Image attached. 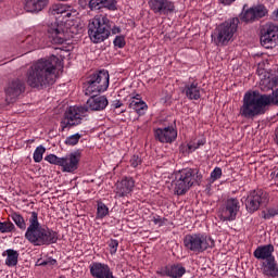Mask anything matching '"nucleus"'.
I'll list each match as a JSON object with an SVG mask.
<instances>
[{
	"instance_id": "obj_1",
	"label": "nucleus",
	"mask_w": 278,
	"mask_h": 278,
	"mask_svg": "<svg viewBox=\"0 0 278 278\" xmlns=\"http://www.w3.org/2000/svg\"><path fill=\"white\" fill-rule=\"evenodd\" d=\"M60 66V59L55 55L40 59L26 73V83L30 88H47L55 84V71Z\"/></svg>"
},
{
	"instance_id": "obj_2",
	"label": "nucleus",
	"mask_w": 278,
	"mask_h": 278,
	"mask_svg": "<svg viewBox=\"0 0 278 278\" xmlns=\"http://www.w3.org/2000/svg\"><path fill=\"white\" fill-rule=\"evenodd\" d=\"M28 223L29 225L26 228L24 238L33 244V247H49V244H55V242H58V231L40 225L36 211L30 212Z\"/></svg>"
},
{
	"instance_id": "obj_3",
	"label": "nucleus",
	"mask_w": 278,
	"mask_h": 278,
	"mask_svg": "<svg viewBox=\"0 0 278 278\" xmlns=\"http://www.w3.org/2000/svg\"><path fill=\"white\" fill-rule=\"evenodd\" d=\"M121 34V27L113 26L106 14H98L89 21L88 35L94 45L105 42L111 35Z\"/></svg>"
},
{
	"instance_id": "obj_4",
	"label": "nucleus",
	"mask_w": 278,
	"mask_h": 278,
	"mask_svg": "<svg viewBox=\"0 0 278 278\" xmlns=\"http://www.w3.org/2000/svg\"><path fill=\"white\" fill-rule=\"evenodd\" d=\"M240 25L239 17L229 18L214 29L211 35L212 42L216 47H227L230 42H233V36L238 34V26Z\"/></svg>"
},
{
	"instance_id": "obj_5",
	"label": "nucleus",
	"mask_w": 278,
	"mask_h": 278,
	"mask_svg": "<svg viewBox=\"0 0 278 278\" xmlns=\"http://www.w3.org/2000/svg\"><path fill=\"white\" fill-rule=\"evenodd\" d=\"M240 116L243 118H255L266 114V105L262 96L257 91H248L243 97V104L239 110Z\"/></svg>"
},
{
	"instance_id": "obj_6",
	"label": "nucleus",
	"mask_w": 278,
	"mask_h": 278,
	"mask_svg": "<svg viewBox=\"0 0 278 278\" xmlns=\"http://www.w3.org/2000/svg\"><path fill=\"white\" fill-rule=\"evenodd\" d=\"M176 194H186L193 185L203 179L199 169L184 168L175 173Z\"/></svg>"
},
{
	"instance_id": "obj_7",
	"label": "nucleus",
	"mask_w": 278,
	"mask_h": 278,
	"mask_svg": "<svg viewBox=\"0 0 278 278\" xmlns=\"http://www.w3.org/2000/svg\"><path fill=\"white\" fill-rule=\"evenodd\" d=\"M110 88V73L101 70L87 77L85 94H101Z\"/></svg>"
},
{
	"instance_id": "obj_8",
	"label": "nucleus",
	"mask_w": 278,
	"mask_h": 278,
	"mask_svg": "<svg viewBox=\"0 0 278 278\" xmlns=\"http://www.w3.org/2000/svg\"><path fill=\"white\" fill-rule=\"evenodd\" d=\"M184 244L194 253H203V251L214 248V239L201 233L187 235Z\"/></svg>"
},
{
	"instance_id": "obj_9",
	"label": "nucleus",
	"mask_w": 278,
	"mask_h": 278,
	"mask_svg": "<svg viewBox=\"0 0 278 278\" xmlns=\"http://www.w3.org/2000/svg\"><path fill=\"white\" fill-rule=\"evenodd\" d=\"M84 112H86L84 106H70L61 121V131L81 125Z\"/></svg>"
},
{
	"instance_id": "obj_10",
	"label": "nucleus",
	"mask_w": 278,
	"mask_h": 278,
	"mask_svg": "<svg viewBox=\"0 0 278 278\" xmlns=\"http://www.w3.org/2000/svg\"><path fill=\"white\" fill-rule=\"evenodd\" d=\"M268 193L262 189L251 191L245 200V207L250 214L257 212L260 207H266L268 205Z\"/></svg>"
},
{
	"instance_id": "obj_11",
	"label": "nucleus",
	"mask_w": 278,
	"mask_h": 278,
	"mask_svg": "<svg viewBox=\"0 0 278 278\" xmlns=\"http://www.w3.org/2000/svg\"><path fill=\"white\" fill-rule=\"evenodd\" d=\"M261 45L265 49H274L278 45V25L275 23H267L261 30Z\"/></svg>"
},
{
	"instance_id": "obj_12",
	"label": "nucleus",
	"mask_w": 278,
	"mask_h": 278,
	"mask_svg": "<svg viewBox=\"0 0 278 278\" xmlns=\"http://www.w3.org/2000/svg\"><path fill=\"white\" fill-rule=\"evenodd\" d=\"M4 92L7 94V101L13 103V101H16L25 92V83L18 78L13 79L8 84Z\"/></svg>"
},
{
	"instance_id": "obj_13",
	"label": "nucleus",
	"mask_w": 278,
	"mask_h": 278,
	"mask_svg": "<svg viewBox=\"0 0 278 278\" xmlns=\"http://www.w3.org/2000/svg\"><path fill=\"white\" fill-rule=\"evenodd\" d=\"M238 212H240V202L236 198H230L220 211V220H236Z\"/></svg>"
},
{
	"instance_id": "obj_14",
	"label": "nucleus",
	"mask_w": 278,
	"mask_h": 278,
	"mask_svg": "<svg viewBox=\"0 0 278 278\" xmlns=\"http://www.w3.org/2000/svg\"><path fill=\"white\" fill-rule=\"evenodd\" d=\"M134 188H136V180L131 177H124L115 184L114 192L118 199H123L129 197L134 192Z\"/></svg>"
},
{
	"instance_id": "obj_15",
	"label": "nucleus",
	"mask_w": 278,
	"mask_h": 278,
	"mask_svg": "<svg viewBox=\"0 0 278 278\" xmlns=\"http://www.w3.org/2000/svg\"><path fill=\"white\" fill-rule=\"evenodd\" d=\"M81 160V154L79 152H74L63 156L61 160V168L63 173H75L79 168V161Z\"/></svg>"
},
{
	"instance_id": "obj_16",
	"label": "nucleus",
	"mask_w": 278,
	"mask_h": 278,
	"mask_svg": "<svg viewBox=\"0 0 278 278\" xmlns=\"http://www.w3.org/2000/svg\"><path fill=\"white\" fill-rule=\"evenodd\" d=\"M89 270L93 278H112L114 276L110 265L105 263L93 262L89 265Z\"/></svg>"
},
{
	"instance_id": "obj_17",
	"label": "nucleus",
	"mask_w": 278,
	"mask_h": 278,
	"mask_svg": "<svg viewBox=\"0 0 278 278\" xmlns=\"http://www.w3.org/2000/svg\"><path fill=\"white\" fill-rule=\"evenodd\" d=\"M48 38H50L51 42L54 45H64L66 41V35H64L62 24H59L58 22L52 23L48 27Z\"/></svg>"
},
{
	"instance_id": "obj_18",
	"label": "nucleus",
	"mask_w": 278,
	"mask_h": 278,
	"mask_svg": "<svg viewBox=\"0 0 278 278\" xmlns=\"http://www.w3.org/2000/svg\"><path fill=\"white\" fill-rule=\"evenodd\" d=\"M86 103V112H101L108 108V98L105 96L90 94Z\"/></svg>"
},
{
	"instance_id": "obj_19",
	"label": "nucleus",
	"mask_w": 278,
	"mask_h": 278,
	"mask_svg": "<svg viewBox=\"0 0 278 278\" xmlns=\"http://www.w3.org/2000/svg\"><path fill=\"white\" fill-rule=\"evenodd\" d=\"M148 5L154 14H166L173 12L175 4L168 0H148Z\"/></svg>"
},
{
	"instance_id": "obj_20",
	"label": "nucleus",
	"mask_w": 278,
	"mask_h": 278,
	"mask_svg": "<svg viewBox=\"0 0 278 278\" xmlns=\"http://www.w3.org/2000/svg\"><path fill=\"white\" fill-rule=\"evenodd\" d=\"M49 5V0H24V10L30 14H39Z\"/></svg>"
},
{
	"instance_id": "obj_21",
	"label": "nucleus",
	"mask_w": 278,
	"mask_h": 278,
	"mask_svg": "<svg viewBox=\"0 0 278 278\" xmlns=\"http://www.w3.org/2000/svg\"><path fill=\"white\" fill-rule=\"evenodd\" d=\"M273 253H275V245L266 244L257 247L253 252V255L256 260H264L266 262L275 257Z\"/></svg>"
},
{
	"instance_id": "obj_22",
	"label": "nucleus",
	"mask_w": 278,
	"mask_h": 278,
	"mask_svg": "<svg viewBox=\"0 0 278 278\" xmlns=\"http://www.w3.org/2000/svg\"><path fill=\"white\" fill-rule=\"evenodd\" d=\"M154 137L159 142H173L175 139V128L173 126L157 128L154 130Z\"/></svg>"
},
{
	"instance_id": "obj_23",
	"label": "nucleus",
	"mask_w": 278,
	"mask_h": 278,
	"mask_svg": "<svg viewBox=\"0 0 278 278\" xmlns=\"http://www.w3.org/2000/svg\"><path fill=\"white\" fill-rule=\"evenodd\" d=\"M261 270L265 277H278V264L275 257L264 261L262 263Z\"/></svg>"
},
{
	"instance_id": "obj_24",
	"label": "nucleus",
	"mask_w": 278,
	"mask_h": 278,
	"mask_svg": "<svg viewBox=\"0 0 278 278\" xmlns=\"http://www.w3.org/2000/svg\"><path fill=\"white\" fill-rule=\"evenodd\" d=\"M88 5L91 11L101 10L102 8L116 10V0H90Z\"/></svg>"
},
{
	"instance_id": "obj_25",
	"label": "nucleus",
	"mask_w": 278,
	"mask_h": 278,
	"mask_svg": "<svg viewBox=\"0 0 278 278\" xmlns=\"http://www.w3.org/2000/svg\"><path fill=\"white\" fill-rule=\"evenodd\" d=\"M129 108L130 110H135L137 114H144L146 110L149 109L147 102L142 101V99L140 98V94H137L136 97L130 99Z\"/></svg>"
},
{
	"instance_id": "obj_26",
	"label": "nucleus",
	"mask_w": 278,
	"mask_h": 278,
	"mask_svg": "<svg viewBox=\"0 0 278 278\" xmlns=\"http://www.w3.org/2000/svg\"><path fill=\"white\" fill-rule=\"evenodd\" d=\"M184 92L190 101H199L201 99V88L198 84L186 85Z\"/></svg>"
},
{
	"instance_id": "obj_27",
	"label": "nucleus",
	"mask_w": 278,
	"mask_h": 278,
	"mask_svg": "<svg viewBox=\"0 0 278 278\" xmlns=\"http://www.w3.org/2000/svg\"><path fill=\"white\" fill-rule=\"evenodd\" d=\"M18 251L13 249H8L2 252V257H7L5 266H9L10 268L16 266L18 264Z\"/></svg>"
},
{
	"instance_id": "obj_28",
	"label": "nucleus",
	"mask_w": 278,
	"mask_h": 278,
	"mask_svg": "<svg viewBox=\"0 0 278 278\" xmlns=\"http://www.w3.org/2000/svg\"><path fill=\"white\" fill-rule=\"evenodd\" d=\"M239 18L242 23H254L255 13L253 12V8L247 9V4H244Z\"/></svg>"
},
{
	"instance_id": "obj_29",
	"label": "nucleus",
	"mask_w": 278,
	"mask_h": 278,
	"mask_svg": "<svg viewBox=\"0 0 278 278\" xmlns=\"http://www.w3.org/2000/svg\"><path fill=\"white\" fill-rule=\"evenodd\" d=\"M261 99L265 108L267 105H278V89L274 90L271 94H261Z\"/></svg>"
},
{
	"instance_id": "obj_30",
	"label": "nucleus",
	"mask_w": 278,
	"mask_h": 278,
	"mask_svg": "<svg viewBox=\"0 0 278 278\" xmlns=\"http://www.w3.org/2000/svg\"><path fill=\"white\" fill-rule=\"evenodd\" d=\"M10 216L13 223H15L16 227L21 229V231L27 230V223L21 213L13 212Z\"/></svg>"
},
{
	"instance_id": "obj_31",
	"label": "nucleus",
	"mask_w": 278,
	"mask_h": 278,
	"mask_svg": "<svg viewBox=\"0 0 278 278\" xmlns=\"http://www.w3.org/2000/svg\"><path fill=\"white\" fill-rule=\"evenodd\" d=\"M252 12L254 13V20L260 21V18H264L268 14V9L264 4H260L252 7Z\"/></svg>"
},
{
	"instance_id": "obj_32",
	"label": "nucleus",
	"mask_w": 278,
	"mask_h": 278,
	"mask_svg": "<svg viewBox=\"0 0 278 278\" xmlns=\"http://www.w3.org/2000/svg\"><path fill=\"white\" fill-rule=\"evenodd\" d=\"M108 214H110V208L108 207V205H105V203H103V202H98L97 215H96L98 220L105 218V216H108Z\"/></svg>"
},
{
	"instance_id": "obj_33",
	"label": "nucleus",
	"mask_w": 278,
	"mask_h": 278,
	"mask_svg": "<svg viewBox=\"0 0 278 278\" xmlns=\"http://www.w3.org/2000/svg\"><path fill=\"white\" fill-rule=\"evenodd\" d=\"M16 231V226L14 223L7 220L0 222V233H14Z\"/></svg>"
},
{
	"instance_id": "obj_34",
	"label": "nucleus",
	"mask_w": 278,
	"mask_h": 278,
	"mask_svg": "<svg viewBox=\"0 0 278 278\" xmlns=\"http://www.w3.org/2000/svg\"><path fill=\"white\" fill-rule=\"evenodd\" d=\"M45 153H47V148H45L43 146L37 147L33 154L34 162H36V164H40V162H42Z\"/></svg>"
},
{
	"instance_id": "obj_35",
	"label": "nucleus",
	"mask_w": 278,
	"mask_h": 278,
	"mask_svg": "<svg viewBox=\"0 0 278 278\" xmlns=\"http://www.w3.org/2000/svg\"><path fill=\"white\" fill-rule=\"evenodd\" d=\"M159 275H162L163 277H172L175 278V264H169L165 267H162L159 270Z\"/></svg>"
},
{
	"instance_id": "obj_36",
	"label": "nucleus",
	"mask_w": 278,
	"mask_h": 278,
	"mask_svg": "<svg viewBox=\"0 0 278 278\" xmlns=\"http://www.w3.org/2000/svg\"><path fill=\"white\" fill-rule=\"evenodd\" d=\"M79 140H81V134L76 132L75 135L66 137L65 144L67 147H75L76 144H79Z\"/></svg>"
},
{
	"instance_id": "obj_37",
	"label": "nucleus",
	"mask_w": 278,
	"mask_h": 278,
	"mask_svg": "<svg viewBox=\"0 0 278 278\" xmlns=\"http://www.w3.org/2000/svg\"><path fill=\"white\" fill-rule=\"evenodd\" d=\"M263 218L265 220H270V218H275V216H278V207H269L266 211L262 212Z\"/></svg>"
},
{
	"instance_id": "obj_38",
	"label": "nucleus",
	"mask_w": 278,
	"mask_h": 278,
	"mask_svg": "<svg viewBox=\"0 0 278 278\" xmlns=\"http://www.w3.org/2000/svg\"><path fill=\"white\" fill-rule=\"evenodd\" d=\"M45 161L49 164H53L54 166H61L62 164V157H59L55 154H48L47 156H45Z\"/></svg>"
},
{
	"instance_id": "obj_39",
	"label": "nucleus",
	"mask_w": 278,
	"mask_h": 278,
	"mask_svg": "<svg viewBox=\"0 0 278 278\" xmlns=\"http://www.w3.org/2000/svg\"><path fill=\"white\" fill-rule=\"evenodd\" d=\"M129 164L131 168H138V166H142V157H140L138 154H134L130 157Z\"/></svg>"
},
{
	"instance_id": "obj_40",
	"label": "nucleus",
	"mask_w": 278,
	"mask_h": 278,
	"mask_svg": "<svg viewBox=\"0 0 278 278\" xmlns=\"http://www.w3.org/2000/svg\"><path fill=\"white\" fill-rule=\"evenodd\" d=\"M262 84H267L268 90H271V88H275V86L278 85V76H274L271 78H267L262 80Z\"/></svg>"
},
{
	"instance_id": "obj_41",
	"label": "nucleus",
	"mask_w": 278,
	"mask_h": 278,
	"mask_svg": "<svg viewBox=\"0 0 278 278\" xmlns=\"http://www.w3.org/2000/svg\"><path fill=\"white\" fill-rule=\"evenodd\" d=\"M108 244H109L111 255H116V252L118 251V240L111 239L108 242Z\"/></svg>"
},
{
	"instance_id": "obj_42",
	"label": "nucleus",
	"mask_w": 278,
	"mask_h": 278,
	"mask_svg": "<svg viewBox=\"0 0 278 278\" xmlns=\"http://www.w3.org/2000/svg\"><path fill=\"white\" fill-rule=\"evenodd\" d=\"M114 47H117L118 49H123L126 45L125 37L124 36H116L113 41Z\"/></svg>"
},
{
	"instance_id": "obj_43",
	"label": "nucleus",
	"mask_w": 278,
	"mask_h": 278,
	"mask_svg": "<svg viewBox=\"0 0 278 278\" xmlns=\"http://www.w3.org/2000/svg\"><path fill=\"white\" fill-rule=\"evenodd\" d=\"M223 177V169L220 167H215L214 170L211 173L212 181H216Z\"/></svg>"
},
{
	"instance_id": "obj_44",
	"label": "nucleus",
	"mask_w": 278,
	"mask_h": 278,
	"mask_svg": "<svg viewBox=\"0 0 278 278\" xmlns=\"http://www.w3.org/2000/svg\"><path fill=\"white\" fill-rule=\"evenodd\" d=\"M184 275H186V267L179 264L175 265V278H181Z\"/></svg>"
},
{
	"instance_id": "obj_45",
	"label": "nucleus",
	"mask_w": 278,
	"mask_h": 278,
	"mask_svg": "<svg viewBox=\"0 0 278 278\" xmlns=\"http://www.w3.org/2000/svg\"><path fill=\"white\" fill-rule=\"evenodd\" d=\"M52 14H65V16H71V12H65L64 8L60 7V5H54L52 7Z\"/></svg>"
},
{
	"instance_id": "obj_46",
	"label": "nucleus",
	"mask_w": 278,
	"mask_h": 278,
	"mask_svg": "<svg viewBox=\"0 0 278 278\" xmlns=\"http://www.w3.org/2000/svg\"><path fill=\"white\" fill-rule=\"evenodd\" d=\"M203 144H205V140L202 139V140H198L197 143H189L188 144V149L189 151H197V149H199V147H203Z\"/></svg>"
},
{
	"instance_id": "obj_47",
	"label": "nucleus",
	"mask_w": 278,
	"mask_h": 278,
	"mask_svg": "<svg viewBox=\"0 0 278 278\" xmlns=\"http://www.w3.org/2000/svg\"><path fill=\"white\" fill-rule=\"evenodd\" d=\"M46 264L47 266H58V260L49 257L46 260Z\"/></svg>"
},
{
	"instance_id": "obj_48",
	"label": "nucleus",
	"mask_w": 278,
	"mask_h": 278,
	"mask_svg": "<svg viewBox=\"0 0 278 278\" xmlns=\"http://www.w3.org/2000/svg\"><path fill=\"white\" fill-rule=\"evenodd\" d=\"M111 105L114 110H118V108H123V102L121 100H114Z\"/></svg>"
},
{
	"instance_id": "obj_49",
	"label": "nucleus",
	"mask_w": 278,
	"mask_h": 278,
	"mask_svg": "<svg viewBox=\"0 0 278 278\" xmlns=\"http://www.w3.org/2000/svg\"><path fill=\"white\" fill-rule=\"evenodd\" d=\"M194 150H190L188 146H180V152L181 153H192Z\"/></svg>"
},
{
	"instance_id": "obj_50",
	"label": "nucleus",
	"mask_w": 278,
	"mask_h": 278,
	"mask_svg": "<svg viewBox=\"0 0 278 278\" xmlns=\"http://www.w3.org/2000/svg\"><path fill=\"white\" fill-rule=\"evenodd\" d=\"M223 5H231V3H236V0H218Z\"/></svg>"
},
{
	"instance_id": "obj_51",
	"label": "nucleus",
	"mask_w": 278,
	"mask_h": 278,
	"mask_svg": "<svg viewBox=\"0 0 278 278\" xmlns=\"http://www.w3.org/2000/svg\"><path fill=\"white\" fill-rule=\"evenodd\" d=\"M36 266H47V261H42V258H39L36 263Z\"/></svg>"
},
{
	"instance_id": "obj_52",
	"label": "nucleus",
	"mask_w": 278,
	"mask_h": 278,
	"mask_svg": "<svg viewBox=\"0 0 278 278\" xmlns=\"http://www.w3.org/2000/svg\"><path fill=\"white\" fill-rule=\"evenodd\" d=\"M152 222L154 225H162V219L160 217H153Z\"/></svg>"
},
{
	"instance_id": "obj_53",
	"label": "nucleus",
	"mask_w": 278,
	"mask_h": 278,
	"mask_svg": "<svg viewBox=\"0 0 278 278\" xmlns=\"http://www.w3.org/2000/svg\"><path fill=\"white\" fill-rule=\"evenodd\" d=\"M30 41H31V37H27L26 42H30Z\"/></svg>"
},
{
	"instance_id": "obj_54",
	"label": "nucleus",
	"mask_w": 278,
	"mask_h": 278,
	"mask_svg": "<svg viewBox=\"0 0 278 278\" xmlns=\"http://www.w3.org/2000/svg\"><path fill=\"white\" fill-rule=\"evenodd\" d=\"M175 138H177V132L175 134Z\"/></svg>"
},
{
	"instance_id": "obj_55",
	"label": "nucleus",
	"mask_w": 278,
	"mask_h": 278,
	"mask_svg": "<svg viewBox=\"0 0 278 278\" xmlns=\"http://www.w3.org/2000/svg\"><path fill=\"white\" fill-rule=\"evenodd\" d=\"M61 1H67V0H61Z\"/></svg>"
}]
</instances>
